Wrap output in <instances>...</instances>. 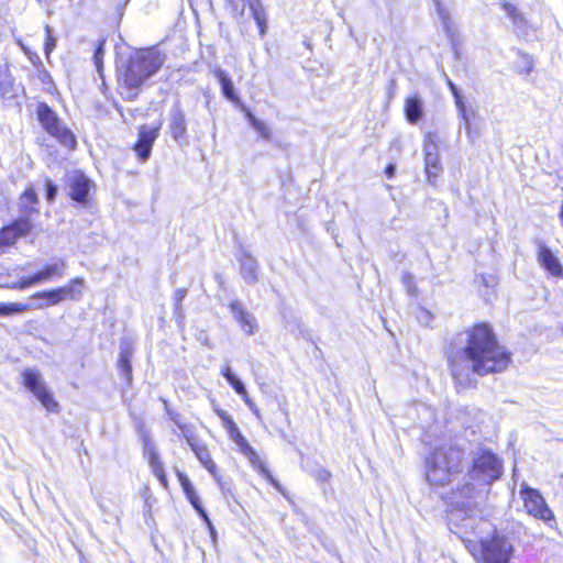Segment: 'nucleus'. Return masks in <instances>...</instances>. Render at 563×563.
Here are the masks:
<instances>
[{"label":"nucleus","instance_id":"obj_1","mask_svg":"<svg viewBox=\"0 0 563 563\" xmlns=\"http://www.w3.org/2000/svg\"><path fill=\"white\" fill-rule=\"evenodd\" d=\"M455 350L449 354L451 374L456 388L475 385L473 374L479 376L503 372L510 363V353L500 345L487 323H478L456 338Z\"/></svg>","mask_w":563,"mask_h":563},{"label":"nucleus","instance_id":"obj_2","mask_svg":"<svg viewBox=\"0 0 563 563\" xmlns=\"http://www.w3.org/2000/svg\"><path fill=\"white\" fill-rule=\"evenodd\" d=\"M503 465L490 450L477 448L472 452V465L463 477V484L452 492L449 511L450 522L468 527L482 514L481 503L484 489L501 476Z\"/></svg>","mask_w":563,"mask_h":563},{"label":"nucleus","instance_id":"obj_3","mask_svg":"<svg viewBox=\"0 0 563 563\" xmlns=\"http://www.w3.org/2000/svg\"><path fill=\"white\" fill-rule=\"evenodd\" d=\"M164 56L155 48L136 52L118 79V90L124 100H134L143 84L162 67Z\"/></svg>","mask_w":563,"mask_h":563},{"label":"nucleus","instance_id":"obj_4","mask_svg":"<svg viewBox=\"0 0 563 563\" xmlns=\"http://www.w3.org/2000/svg\"><path fill=\"white\" fill-rule=\"evenodd\" d=\"M464 450L457 444H443L427 459L426 476L431 485L443 486L463 470Z\"/></svg>","mask_w":563,"mask_h":563},{"label":"nucleus","instance_id":"obj_5","mask_svg":"<svg viewBox=\"0 0 563 563\" xmlns=\"http://www.w3.org/2000/svg\"><path fill=\"white\" fill-rule=\"evenodd\" d=\"M37 118L47 133L54 136L60 144L68 148L76 146L75 135L67 129L55 111L48 104L42 102L37 106Z\"/></svg>","mask_w":563,"mask_h":563},{"label":"nucleus","instance_id":"obj_6","mask_svg":"<svg viewBox=\"0 0 563 563\" xmlns=\"http://www.w3.org/2000/svg\"><path fill=\"white\" fill-rule=\"evenodd\" d=\"M482 563H510L514 545L509 538L495 532L481 541Z\"/></svg>","mask_w":563,"mask_h":563},{"label":"nucleus","instance_id":"obj_7","mask_svg":"<svg viewBox=\"0 0 563 563\" xmlns=\"http://www.w3.org/2000/svg\"><path fill=\"white\" fill-rule=\"evenodd\" d=\"M84 283L85 282L82 278L76 277L71 279L70 283L66 286L34 294L31 297L33 300H44L37 302L34 308L43 309L46 307L55 306L66 299L78 300L81 297V289L77 287H81Z\"/></svg>","mask_w":563,"mask_h":563},{"label":"nucleus","instance_id":"obj_8","mask_svg":"<svg viewBox=\"0 0 563 563\" xmlns=\"http://www.w3.org/2000/svg\"><path fill=\"white\" fill-rule=\"evenodd\" d=\"M23 385L27 388L51 412H57L58 402L54 399L53 394L47 388L41 373L35 368H25L22 372Z\"/></svg>","mask_w":563,"mask_h":563},{"label":"nucleus","instance_id":"obj_9","mask_svg":"<svg viewBox=\"0 0 563 563\" xmlns=\"http://www.w3.org/2000/svg\"><path fill=\"white\" fill-rule=\"evenodd\" d=\"M225 4L231 14L239 20L244 16L247 7L251 15L258 26L261 36L265 35L267 30V19L266 11L261 0H225Z\"/></svg>","mask_w":563,"mask_h":563},{"label":"nucleus","instance_id":"obj_10","mask_svg":"<svg viewBox=\"0 0 563 563\" xmlns=\"http://www.w3.org/2000/svg\"><path fill=\"white\" fill-rule=\"evenodd\" d=\"M525 507L529 515L544 521L550 527L555 522L552 510L548 507L541 494L532 488L526 487L521 490Z\"/></svg>","mask_w":563,"mask_h":563},{"label":"nucleus","instance_id":"obj_11","mask_svg":"<svg viewBox=\"0 0 563 563\" xmlns=\"http://www.w3.org/2000/svg\"><path fill=\"white\" fill-rule=\"evenodd\" d=\"M141 437H142V442H143L144 456L147 459L148 464L152 468V472L157 477L159 483L164 487H167V477L165 474V468H164L163 463L159 460L155 443L153 442L152 438L150 437L147 430H143L141 432Z\"/></svg>","mask_w":563,"mask_h":563},{"label":"nucleus","instance_id":"obj_12","mask_svg":"<svg viewBox=\"0 0 563 563\" xmlns=\"http://www.w3.org/2000/svg\"><path fill=\"white\" fill-rule=\"evenodd\" d=\"M32 229V223L27 218H19L10 225L0 230V252L13 245L21 236L26 235Z\"/></svg>","mask_w":563,"mask_h":563},{"label":"nucleus","instance_id":"obj_13","mask_svg":"<svg viewBox=\"0 0 563 563\" xmlns=\"http://www.w3.org/2000/svg\"><path fill=\"white\" fill-rule=\"evenodd\" d=\"M67 186L69 188V196L73 200L81 205L88 202L90 180L81 172L73 170L68 173Z\"/></svg>","mask_w":563,"mask_h":563},{"label":"nucleus","instance_id":"obj_14","mask_svg":"<svg viewBox=\"0 0 563 563\" xmlns=\"http://www.w3.org/2000/svg\"><path fill=\"white\" fill-rule=\"evenodd\" d=\"M423 152H424V164H426V172H427L428 180L430 183H433L434 179L442 172V166L440 163L438 145L433 141V139L431 137L430 134H428L424 139Z\"/></svg>","mask_w":563,"mask_h":563},{"label":"nucleus","instance_id":"obj_15","mask_svg":"<svg viewBox=\"0 0 563 563\" xmlns=\"http://www.w3.org/2000/svg\"><path fill=\"white\" fill-rule=\"evenodd\" d=\"M168 130L176 142L183 141L187 135L186 114L179 101L175 102L169 111Z\"/></svg>","mask_w":563,"mask_h":563},{"label":"nucleus","instance_id":"obj_16","mask_svg":"<svg viewBox=\"0 0 563 563\" xmlns=\"http://www.w3.org/2000/svg\"><path fill=\"white\" fill-rule=\"evenodd\" d=\"M159 129L161 126L147 128L146 125H142L140 128L139 140L134 145V151L142 162L148 159L152 146L155 140L158 137Z\"/></svg>","mask_w":563,"mask_h":563},{"label":"nucleus","instance_id":"obj_17","mask_svg":"<svg viewBox=\"0 0 563 563\" xmlns=\"http://www.w3.org/2000/svg\"><path fill=\"white\" fill-rule=\"evenodd\" d=\"M229 307L233 318L240 323L244 333L252 335L257 328L255 317L244 309L240 300L232 301Z\"/></svg>","mask_w":563,"mask_h":563},{"label":"nucleus","instance_id":"obj_18","mask_svg":"<svg viewBox=\"0 0 563 563\" xmlns=\"http://www.w3.org/2000/svg\"><path fill=\"white\" fill-rule=\"evenodd\" d=\"M538 261L553 276H560L563 272L559 258L541 242L538 244Z\"/></svg>","mask_w":563,"mask_h":563},{"label":"nucleus","instance_id":"obj_19","mask_svg":"<svg viewBox=\"0 0 563 563\" xmlns=\"http://www.w3.org/2000/svg\"><path fill=\"white\" fill-rule=\"evenodd\" d=\"M191 450L195 453L196 457L199 460V462L203 465V467L212 475V477L222 487L221 476L218 473L217 465L213 462L207 446L199 442L198 444L192 445Z\"/></svg>","mask_w":563,"mask_h":563},{"label":"nucleus","instance_id":"obj_20","mask_svg":"<svg viewBox=\"0 0 563 563\" xmlns=\"http://www.w3.org/2000/svg\"><path fill=\"white\" fill-rule=\"evenodd\" d=\"M241 265V275L243 279L253 285L258 280V263L257 261L247 252H243L240 257Z\"/></svg>","mask_w":563,"mask_h":563},{"label":"nucleus","instance_id":"obj_21","mask_svg":"<svg viewBox=\"0 0 563 563\" xmlns=\"http://www.w3.org/2000/svg\"><path fill=\"white\" fill-rule=\"evenodd\" d=\"M405 115L409 123L416 124L423 117V102L418 95L410 96L405 101Z\"/></svg>","mask_w":563,"mask_h":563},{"label":"nucleus","instance_id":"obj_22","mask_svg":"<svg viewBox=\"0 0 563 563\" xmlns=\"http://www.w3.org/2000/svg\"><path fill=\"white\" fill-rule=\"evenodd\" d=\"M214 76L221 86V91L223 96L230 101L238 102L239 96L235 92L233 82L228 73L221 68H217L214 70Z\"/></svg>","mask_w":563,"mask_h":563},{"label":"nucleus","instance_id":"obj_23","mask_svg":"<svg viewBox=\"0 0 563 563\" xmlns=\"http://www.w3.org/2000/svg\"><path fill=\"white\" fill-rule=\"evenodd\" d=\"M66 262L56 260L52 264L46 265L42 271L37 272L40 283L46 282L53 277L62 278L65 274Z\"/></svg>","mask_w":563,"mask_h":563},{"label":"nucleus","instance_id":"obj_24","mask_svg":"<svg viewBox=\"0 0 563 563\" xmlns=\"http://www.w3.org/2000/svg\"><path fill=\"white\" fill-rule=\"evenodd\" d=\"M230 438L232 439V441L239 445V448L241 449V451L247 455V456H256V453L254 451V449L249 444V442L246 441V439L242 435V433L240 432L238 426L236 427H232V429L230 431H228Z\"/></svg>","mask_w":563,"mask_h":563},{"label":"nucleus","instance_id":"obj_25","mask_svg":"<svg viewBox=\"0 0 563 563\" xmlns=\"http://www.w3.org/2000/svg\"><path fill=\"white\" fill-rule=\"evenodd\" d=\"M119 369L126 384L132 383V365H131V353L129 351H122L118 362Z\"/></svg>","mask_w":563,"mask_h":563},{"label":"nucleus","instance_id":"obj_26","mask_svg":"<svg viewBox=\"0 0 563 563\" xmlns=\"http://www.w3.org/2000/svg\"><path fill=\"white\" fill-rule=\"evenodd\" d=\"M172 420L174 421V423L180 430L181 437L187 441V443L190 446V449L192 448V445H196V444L199 443L198 440H197V437L195 434L192 426L186 424V423H181L179 421V419H178V415L172 416Z\"/></svg>","mask_w":563,"mask_h":563},{"label":"nucleus","instance_id":"obj_27","mask_svg":"<svg viewBox=\"0 0 563 563\" xmlns=\"http://www.w3.org/2000/svg\"><path fill=\"white\" fill-rule=\"evenodd\" d=\"M246 117L250 124L264 140L271 139V130L263 121L256 119L251 112H247Z\"/></svg>","mask_w":563,"mask_h":563},{"label":"nucleus","instance_id":"obj_28","mask_svg":"<svg viewBox=\"0 0 563 563\" xmlns=\"http://www.w3.org/2000/svg\"><path fill=\"white\" fill-rule=\"evenodd\" d=\"M440 19L442 22V26L448 37L453 42L456 33V29L453 25L449 12L445 10L439 9Z\"/></svg>","mask_w":563,"mask_h":563},{"label":"nucleus","instance_id":"obj_29","mask_svg":"<svg viewBox=\"0 0 563 563\" xmlns=\"http://www.w3.org/2000/svg\"><path fill=\"white\" fill-rule=\"evenodd\" d=\"M229 384L235 390V393L243 398L246 406L249 408H253V401L249 398L244 384L236 376L233 379H230Z\"/></svg>","mask_w":563,"mask_h":563},{"label":"nucleus","instance_id":"obj_30","mask_svg":"<svg viewBox=\"0 0 563 563\" xmlns=\"http://www.w3.org/2000/svg\"><path fill=\"white\" fill-rule=\"evenodd\" d=\"M104 43H106V40H100L98 42V45L93 53V62H95L96 68L100 76L102 75V65H103L102 60H103V56H104Z\"/></svg>","mask_w":563,"mask_h":563},{"label":"nucleus","instance_id":"obj_31","mask_svg":"<svg viewBox=\"0 0 563 563\" xmlns=\"http://www.w3.org/2000/svg\"><path fill=\"white\" fill-rule=\"evenodd\" d=\"M46 38L44 45V52L46 57L48 58L51 53L56 47V38L52 34V27L49 25H45Z\"/></svg>","mask_w":563,"mask_h":563},{"label":"nucleus","instance_id":"obj_32","mask_svg":"<svg viewBox=\"0 0 563 563\" xmlns=\"http://www.w3.org/2000/svg\"><path fill=\"white\" fill-rule=\"evenodd\" d=\"M402 284L405 286V288L407 289L408 294L411 295V296H416L417 295V286H416V283H415V277L411 273L409 272H405L402 274Z\"/></svg>","mask_w":563,"mask_h":563},{"label":"nucleus","instance_id":"obj_33","mask_svg":"<svg viewBox=\"0 0 563 563\" xmlns=\"http://www.w3.org/2000/svg\"><path fill=\"white\" fill-rule=\"evenodd\" d=\"M503 9L507 13V15L512 20L515 24L521 23L523 21L521 14L518 12L517 8L511 3L504 2Z\"/></svg>","mask_w":563,"mask_h":563},{"label":"nucleus","instance_id":"obj_34","mask_svg":"<svg viewBox=\"0 0 563 563\" xmlns=\"http://www.w3.org/2000/svg\"><path fill=\"white\" fill-rule=\"evenodd\" d=\"M416 318L421 324L429 325L433 319V316L427 309L419 307L416 311Z\"/></svg>","mask_w":563,"mask_h":563},{"label":"nucleus","instance_id":"obj_35","mask_svg":"<svg viewBox=\"0 0 563 563\" xmlns=\"http://www.w3.org/2000/svg\"><path fill=\"white\" fill-rule=\"evenodd\" d=\"M41 284L37 277V274H34L32 276L22 277L21 280L18 284L19 289H25L27 287H31L33 285Z\"/></svg>","mask_w":563,"mask_h":563},{"label":"nucleus","instance_id":"obj_36","mask_svg":"<svg viewBox=\"0 0 563 563\" xmlns=\"http://www.w3.org/2000/svg\"><path fill=\"white\" fill-rule=\"evenodd\" d=\"M313 477L320 483H327L331 478V473L324 467L319 466L313 471Z\"/></svg>","mask_w":563,"mask_h":563},{"label":"nucleus","instance_id":"obj_37","mask_svg":"<svg viewBox=\"0 0 563 563\" xmlns=\"http://www.w3.org/2000/svg\"><path fill=\"white\" fill-rule=\"evenodd\" d=\"M187 295V289L185 288H178L174 292V300H175V311L176 313H179L181 308V301L185 299Z\"/></svg>","mask_w":563,"mask_h":563},{"label":"nucleus","instance_id":"obj_38","mask_svg":"<svg viewBox=\"0 0 563 563\" xmlns=\"http://www.w3.org/2000/svg\"><path fill=\"white\" fill-rule=\"evenodd\" d=\"M57 195V186L49 179L45 183V196L47 201L52 202Z\"/></svg>","mask_w":563,"mask_h":563},{"label":"nucleus","instance_id":"obj_39","mask_svg":"<svg viewBox=\"0 0 563 563\" xmlns=\"http://www.w3.org/2000/svg\"><path fill=\"white\" fill-rule=\"evenodd\" d=\"M176 475H177V478H178V481H179V483L181 485V488H183L184 493L189 492V489L190 490L194 489V486H192L190 479L188 478V476L185 473H183L180 471H177Z\"/></svg>","mask_w":563,"mask_h":563},{"label":"nucleus","instance_id":"obj_40","mask_svg":"<svg viewBox=\"0 0 563 563\" xmlns=\"http://www.w3.org/2000/svg\"><path fill=\"white\" fill-rule=\"evenodd\" d=\"M187 499L189 500V503L191 504V506L195 508V510L197 511L198 509L202 508V505L200 503V498L199 496L197 495L195 488L194 489H189V492L185 493Z\"/></svg>","mask_w":563,"mask_h":563},{"label":"nucleus","instance_id":"obj_41","mask_svg":"<svg viewBox=\"0 0 563 563\" xmlns=\"http://www.w3.org/2000/svg\"><path fill=\"white\" fill-rule=\"evenodd\" d=\"M11 314L23 313L31 309V305L22 302H9Z\"/></svg>","mask_w":563,"mask_h":563},{"label":"nucleus","instance_id":"obj_42","mask_svg":"<svg viewBox=\"0 0 563 563\" xmlns=\"http://www.w3.org/2000/svg\"><path fill=\"white\" fill-rule=\"evenodd\" d=\"M22 198L27 202V203H36L37 202V195L36 192L30 188V189H26L22 196Z\"/></svg>","mask_w":563,"mask_h":563},{"label":"nucleus","instance_id":"obj_43","mask_svg":"<svg viewBox=\"0 0 563 563\" xmlns=\"http://www.w3.org/2000/svg\"><path fill=\"white\" fill-rule=\"evenodd\" d=\"M221 420H222L223 426L227 429V431H230L232 429V427H236V423L233 421V419L229 415H227L224 418H221Z\"/></svg>","mask_w":563,"mask_h":563},{"label":"nucleus","instance_id":"obj_44","mask_svg":"<svg viewBox=\"0 0 563 563\" xmlns=\"http://www.w3.org/2000/svg\"><path fill=\"white\" fill-rule=\"evenodd\" d=\"M221 420H222L223 426L227 429V431H230L232 429V427H236V423L233 421V419L229 415H227L224 418H221Z\"/></svg>","mask_w":563,"mask_h":563},{"label":"nucleus","instance_id":"obj_45","mask_svg":"<svg viewBox=\"0 0 563 563\" xmlns=\"http://www.w3.org/2000/svg\"><path fill=\"white\" fill-rule=\"evenodd\" d=\"M222 376L230 382V379H233L235 375L232 373L231 367L229 365L224 366L221 372Z\"/></svg>","mask_w":563,"mask_h":563},{"label":"nucleus","instance_id":"obj_46","mask_svg":"<svg viewBox=\"0 0 563 563\" xmlns=\"http://www.w3.org/2000/svg\"><path fill=\"white\" fill-rule=\"evenodd\" d=\"M459 114H460L461 119L463 120L466 129L468 130L470 129V117L467 114V110L466 109L459 110Z\"/></svg>","mask_w":563,"mask_h":563},{"label":"nucleus","instance_id":"obj_47","mask_svg":"<svg viewBox=\"0 0 563 563\" xmlns=\"http://www.w3.org/2000/svg\"><path fill=\"white\" fill-rule=\"evenodd\" d=\"M262 472L263 474L266 476V478L276 487V488H280L279 487V484L277 483V481L274 479V477L272 476V474L269 473V471L265 467H262Z\"/></svg>","mask_w":563,"mask_h":563},{"label":"nucleus","instance_id":"obj_48","mask_svg":"<svg viewBox=\"0 0 563 563\" xmlns=\"http://www.w3.org/2000/svg\"><path fill=\"white\" fill-rule=\"evenodd\" d=\"M10 314H11V311H10L9 302L8 303L0 302V316H10Z\"/></svg>","mask_w":563,"mask_h":563},{"label":"nucleus","instance_id":"obj_49","mask_svg":"<svg viewBox=\"0 0 563 563\" xmlns=\"http://www.w3.org/2000/svg\"><path fill=\"white\" fill-rule=\"evenodd\" d=\"M454 99L457 110L466 109L463 98L460 93L457 96H454Z\"/></svg>","mask_w":563,"mask_h":563},{"label":"nucleus","instance_id":"obj_50","mask_svg":"<svg viewBox=\"0 0 563 563\" xmlns=\"http://www.w3.org/2000/svg\"><path fill=\"white\" fill-rule=\"evenodd\" d=\"M40 79H41L43 82H46L47 80H51V75H49V73H48L46 69H44L43 67H42V69L40 70Z\"/></svg>","mask_w":563,"mask_h":563},{"label":"nucleus","instance_id":"obj_51","mask_svg":"<svg viewBox=\"0 0 563 563\" xmlns=\"http://www.w3.org/2000/svg\"><path fill=\"white\" fill-rule=\"evenodd\" d=\"M197 512H198V514H199V516L202 518V520L205 521V523H206L207 521H209V520H210V518H209V516H208V514H207V511H206V509H205L203 507H202V508H200V509H198V510H197Z\"/></svg>","mask_w":563,"mask_h":563},{"label":"nucleus","instance_id":"obj_52","mask_svg":"<svg viewBox=\"0 0 563 563\" xmlns=\"http://www.w3.org/2000/svg\"><path fill=\"white\" fill-rule=\"evenodd\" d=\"M206 526H207V528H208V530L210 532L211 538L214 540L216 539V529H214L211 520L207 521Z\"/></svg>","mask_w":563,"mask_h":563},{"label":"nucleus","instance_id":"obj_53","mask_svg":"<svg viewBox=\"0 0 563 563\" xmlns=\"http://www.w3.org/2000/svg\"><path fill=\"white\" fill-rule=\"evenodd\" d=\"M206 526H207V528H208V530L210 532L211 538L214 540L216 539V529H214L211 520L207 521Z\"/></svg>","mask_w":563,"mask_h":563},{"label":"nucleus","instance_id":"obj_54","mask_svg":"<svg viewBox=\"0 0 563 563\" xmlns=\"http://www.w3.org/2000/svg\"><path fill=\"white\" fill-rule=\"evenodd\" d=\"M448 86L453 96H457L460 93L457 87L450 79H448Z\"/></svg>","mask_w":563,"mask_h":563},{"label":"nucleus","instance_id":"obj_55","mask_svg":"<svg viewBox=\"0 0 563 563\" xmlns=\"http://www.w3.org/2000/svg\"><path fill=\"white\" fill-rule=\"evenodd\" d=\"M395 170H396V167L393 164H389L386 167L385 173H386L387 177L391 178L395 174Z\"/></svg>","mask_w":563,"mask_h":563},{"label":"nucleus","instance_id":"obj_56","mask_svg":"<svg viewBox=\"0 0 563 563\" xmlns=\"http://www.w3.org/2000/svg\"><path fill=\"white\" fill-rule=\"evenodd\" d=\"M34 65L43 66L41 58L35 54L33 57H30Z\"/></svg>","mask_w":563,"mask_h":563},{"label":"nucleus","instance_id":"obj_57","mask_svg":"<svg viewBox=\"0 0 563 563\" xmlns=\"http://www.w3.org/2000/svg\"><path fill=\"white\" fill-rule=\"evenodd\" d=\"M216 412H217V415L219 416L220 419L224 418L228 415V412L222 410V409H217Z\"/></svg>","mask_w":563,"mask_h":563},{"label":"nucleus","instance_id":"obj_58","mask_svg":"<svg viewBox=\"0 0 563 563\" xmlns=\"http://www.w3.org/2000/svg\"><path fill=\"white\" fill-rule=\"evenodd\" d=\"M254 415H256L257 417H260V410L257 409V407L255 406V404L253 402V408H250Z\"/></svg>","mask_w":563,"mask_h":563},{"label":"nucleus","instance_id":"obj_59","mask_svg":"<svg viewBox=\"0 0 563 563\" xmlns=\"http://www.w3.org/2000/svg\"><path fill=\"white\" fill-rule=\"evenodd\" d=\"M3 85V79H2V75L0 74V86Z\"/></svg>","mask_w":563,"mask_h":563},{"label":"nucleus","instance_id":"obj_60","mask_svg":"<svg viewBox=\"0 0 563 563\" xmlns=\"http://www.w3.org/2000/svg\"><path fill=\"white\" fill-rule=\"evenodd\" d=\"M114 519H115L117 522H119V516L118 515L114 516Z\"/></svg>","mask_w":563,"mask_h":563}]
</instances>
